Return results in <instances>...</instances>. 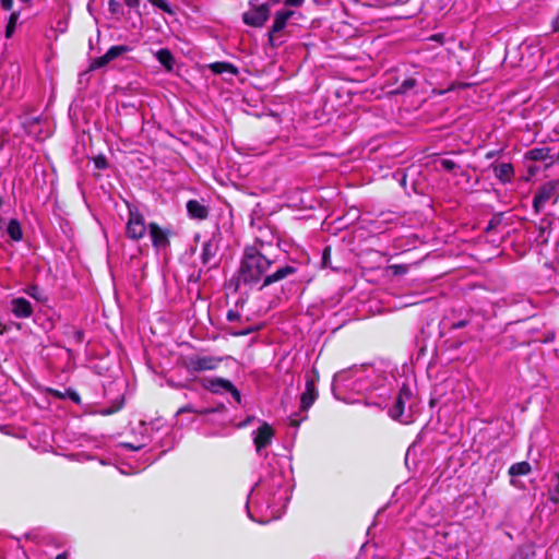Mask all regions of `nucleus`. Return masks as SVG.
Returning <instances> with one entry per match:
<instances>
[{
	"instance_id": "b1692460",
	"label": "nucleus",
	"mask_w": 559,
	"mask_h": 559,
	"mask_svg": "<svg viewBox=\"0 0 559 559\" xmlns=\"http://www.w3.org/2000/svg\"><path fill=\"white\" fill-rule=\"evenodd\" d=\"M211 69L214 73H219V74L225 71L236 73V69L231 64H228L225 62H215V63L211 64Z\"/></svg>"
},
{
	"instance_id": "6ab92c4d",
	"label": "nucleus",
	"mask_w": 559,
	"mask_h": 559,
	"mask_svg": "<svg viewBox=\"0 0 559 559\" xmlns=\"http://www.w3.org/2000/svg\"><path fill=\"white\" fill-rule=\"evenodd\" d=\"M525 158L534 162L552 158L549 147H535L526 152Z\"/></svg>"
},
{
	"instance_id": "a211bd4d",
	"label": "nucleus",
	"mask_w": 559,
	"mask_h": 559,
	"mask_svg": "<svg viewBox=\"0 0 559 559\" xmlns=\"http://www.w3.org/2000/svg\"><path fill=\"white\" fill-rule=\"evenodd\" d=\"M187 212L191 218L195 219H205L209 215L207 207L198 200L188 201Z\"/></svg>"
},
{
	"instance_id": "a19ab883",
	"label": "nucleus",
	"mask_w": 559,
	"mask_h": 559,
	"mask_svg": "<svg viewBox=\"0 0 559 559\" xmlns=\"http://www.w3.org/2000/svg\"><path fill=\"white\" fill-rule=\"evenodd\" d=\"M500 153V151H489L486 153V159H492L495 158L496 156H498Z\"/></svg>"
},
{
	"instance_id": "37998d69",
	"label": "nucleus",
	"mask_w": 559,
	"mask_h": 559,
	"mask_svg": "<svg viewBox=\"0 0 559 559\" xmlns=\"http://www.w3.org/2000/svg\"><path fill=\"white\" fill-rule=\"evenodd\" d=\"M56 559H66V555L64 554H60V555L57 556Z\"/></svg>"
},
{
	"instance_id": "f3484780",
	"label": "nucleus",
	"mask_w": 559,
	"mask_h": 559,
	"mask_svg": "<svg viewBox=\"0 0 559 559\" xmlns=\"http://www.w3.org/2000/svg\"><path fill=\"white\" fill-rule=\"evenodd\" d=\"M217 251H218V242L214 237L204 241L202 245V252H201V260H202L203 264H210L216 257Z\"/></svg>"
},
{
	"instance_id": "79ce46f5",
	"label": "nucleus",
	"mask_w": 559,
	"mask_h": 559,
	"mask_svg": "<svg viewBox=\"0 0 559 559\" xmlns=\"http://www.w3.org/2000/svg\"><path fill=\"white\" fill-rule=\"evenodd\" d=\"M75 335H76V337H78V340H79V341H82V338H83V333H82L81 331H78V332L75 333Z\"/></svg>"
},
{
	"instance_id": "4468645a",
	"label": "nucleus",
	"mask_w": 559,
	"mask_h": 559,
	"mask_svg": "<svg viewBox=\"0 0 559 559\" xmlns=\"http://www.w3.org/2000/svg\"><path fill=\"white\" fill-rule=\"evenodd\" d=\"M253 433L255 450L258 453H261L272 442L274 430L269 424L263 423Z\"/></svg>"
},
{
	"instance_id": "58836bf2",
	"label": "nucleus",
	"mask_w": 559,
	"mask_h": 559,
	"mask_svg": "<svg viewBox=\"0 0 559 559\" xmlns=\"http://www.w3.org/2000/svg\"><path fill=\"white\" fill-rule=\"evenodd\" d=\"M120 447L129 449V450H133V451L140 450L142 448V445L135 447V445H133L131 443H127V442L121 443Z\"/></svg>"
},
{
	"instance_id": "412c9836",
	"label": "nucleus",
	"mask_w": 559,
	"mask_h": 559,
	"mask_svg": "<svg viewBox=\"0 0 559 559\" xmlns=\"http://www.w3.org/2000/svg\"><path fill=\"white\" fill-rule=\"evenodd\" d=\"M155 57L159 61V63L164 66V68L167 71H171L174 69L175 60H174L173 53L170 52L169 49H166V48L159 49L155 53Z\"/></svg>"
},
{
	"instance_id": "aec40b11",
	"label": "nucleus",
	"mask_w": 559,
	"mask_h": 559,
	"mask_svg": "<svg viewBox=\"0 0 559 559\" xmlns=\"http://www.w3.org/2000/svg\"><path fill=\"white\" fill-rule=\"evenodd\" d=\"M7 234L10 237V239L13 241L17 242L23 239L22 227L17 219H15V218L10 219V222L8 223V226H7Z\"/></svg>"
},
{
	"instance_id": "9d476101",
	"label": "nucleus",
	"mask_w": 559,
	"mask_h": 559,
	"mask_svg": "<svg viewBox=\"0 0 559 559\" xmlns=\"http://www.w3.org/2000/svg\"><path fill=\"white\" fill-rule=\"evenodd\" d=\"M297 14L296 11L286 8L275 12L273 25L269 31V43L274 45L275 35L281 33L286 26L288 21Z\"/></svg>"
},
{
	"instance_id": "393cba45",
	"label": "nucleus",
	"mask_w": 559,
	"mask_h": 559,
	"mask_svg": "<svg viewBox=\"0 0 559 559\" xmlns=\"http://www.w3.org/2000/svg\"><path fill=\"white\" fill-rule=\"evenodd\" d=\"M535 558V552L532 548L530 547H525V548H520L513 556L511 559H534Z\"/></svg>"
},
{
	"instance_id": "f03ea898",
	"label": "nucleus",
	"mask_w": 559,
	"mask_h": 559,
	"mask_svg": "<svg viewBox=\"0 0 559 559\" xmlns=\"http://www.w3.org/2000/svg\"><path fill=\"white\" fill-rule=\"evenodd\" d=\"M270 249H272V243H266L259 239H257L254 245L245 249L237 274V285L242 283L253 286L262 283L260 288H263L296 273V267L292 265H284L277 267L272 273H267L274 263V260L269 255Z\"/></svg>"
},
{
	"instance_id": "72a5a7b5",
	"label": "nucleus",
	"mask_w": 559,
	"mask_h": 559,
	"mask_svg": "<svg viewBox=\"0 0 559 559\" xmlns=\"http://www.w3.org/2000/svg\"><path fill=\"white\" fill-rule=\"evenodd\" d=\"M240 318V314L236 311H233V310H229L226 314V319L229 321V322H233V321H236Z\"/></svg>"
},
{
	"instance_id": "c9c22d12",
	"label": "nucleus",
	"mask_w": 559,
	"mask_h": 559,
	"mask_svg": "<svg viewBox=\"0 0 559 559\" xmlns=\"http://www.w3.org/2000/svg\"><path fill=\"white\" fill-rule=\"evenodd\" d=\"M1 1V7L9 11L12 9V5H13V0H0Z\"/></svg>"
},
{
	"instance_id": "a18cd8bd",
	"label": "nucleus",
	"mask_w": 559,
	"mask_h": 559,
	"mask_svg": "<svg viewBox=\"0 0 559 559\" xmlns=\"http://www.w3.org/2000/svg\"><path fill=\"white\" fill-rule=\"evenodd\" d=\"M2 226H3V221H2V218L0 217V229L2 228Z\"/></svg>"
},
{
	"instance_id": "39448f33",
	"label": "nucleus",
	"mask_w": 559,
	"mask_h": 559,
	"mask_svg": "<svg viewBox=\"0 0 559 559\" xmlns=\"http://www.w3.org/2000/svg\"><path fill=\"white\" fill-rule=\"evenodd\" d=\"M250 9L242 14V21L246 25L252 27H262L270 16L269 3L257 4L249 2Z\"/></svg>"
},
{
	"instance_id": "ddd939ff",
	"label": "nucleus",
	"mask_w": 559,
	"mask_h": 559,
	"mask_svg": "<svg viewBox=\"0 0 559 559\" xmlns=\"http://www.w3.org/2000/svg\"><path fill=\"white\" fill-rule=\"evenodd\" d=\"M148 234L152 245L157 251L169 246V231L160 228L156 223L148 224Z\"/></svg>"
},
{
	"instance_id": "c85d7f7f",
	"label": "nucleus",
	"mask_w": 559,
	"mask_h": 559,
	"mask_svg": "<svg viewBox=\"0 0 559 559\" xmlns=\"http://www.w3.org/2000/svg\"><path fill=\"white\" fill-rule=\"evenodd\" d=\"M416 84H417V82L415 79H413V78L406 79L401 83V85L399 87V92L406 93V92L411 91L412 88H414L416 86Z\"/></svg>"
},
{
	"instance_id": "f257e3e1",
	"label": "nucleus",
	"mask_w": 559,
	"mask_h": 559,
	"mask_svg": "<svg viewBox=\"0 0 559 559\" xmlns=\"http://www.w3.org/2000/svg\"><path fill=\"white\" fill-rule=\"evenodd\" d=\"M290 499V485L281 469H273L251 489L246 503L248 516L259 523L278 519Z\"/></svg>"
},
{
	"instance_id": "1a4fd4ad",
	"label": "nucleus",
	"mask_w": 559,
	"mask_h": 559,
	"mask_svg": "<svg viewBox=\"0 0 559 559\" xmlns=\"http://www.w3.org/2000/svg\"><path fill=\"white\" fill-rule=\"evenodd\" d=\"M318 374H307L306 388L300 396V413H307L318 397L317 382Z\"/></svg>"
},
{
	"instance_id": "f704fd0d",
	"label": "nucleus",
	"mask_w": 559,
	"mask_h": 559,
	"mask_svg": "<svg viewBox=\"0 0 559 559\" xmlns=\"http://www.w3.org/2000/svg\"><path fill=\"white\" fill-rule=\"evenodd\" d=\"M307 418V415H304L299 419L294 418L293 416L289 417V425L294 427H298L299 424Z\"/></svg>"
},
{
	"instance_id": "4c0bfd02",
	"label": "nucleus",
	"mask_w": 559,
	"mask_h": 559,
	"mask_svg": "<svg viewBox=\"0 0 559 559\" xmlns=\"http://www.w3.org/2000/svg\"><path fill=\"white\" fill-rule=\"evenodd\" d=\"M252 331H253L252 329H247L243 331H231L230 334L234 336H240V335H247V334L251 333Z\"/></svg>"
},
{
	"instance_id": "e433bc0d",
	"label": "nucleus",
	"mask_w": 559,
	"mask_h": 559,
	"mask_svg": "<svg viewBox=\"0 0 559 559\" xmlns=\"http://www.w3.org/2000/svg\"><path fill=\"white\" fill-rule=\"evenodd\" d=\"M37 286H31L26 289V294L29 295L31 297L37 298Z\"/></svg>"
},
{
	"instance_id": "ea45409f",
	"label": "nucleus",
	"mask_w": 559,
	"mask_h": 559,
	"mask_svg": "<svg viewBox=\"0 0 559 559\" xmlns=\"http://www.w3.org/2000/svg\"><path fill=\"white\" fill-rule=\"evenodd\" d=\"M123 2L126 3V5H128L129 8H138L139 4H140V0H123Z\"/></svg>"
},
{
	"instance_id": "2eb2a0df",
	"label": "nucleus",
	"mask_w": 559,
	"mask_h": 559,
	"mask_svg": "<svg viewBox=\"0 0 559 559\" xmlns=\"http://www.w3.org/2000/svg\"><path fill=\"white\" fill-rule=\"evenodd\" d=\"M489 167L492 170L495 177L502 185L511 183L513 181L515 171H514V167L511 163L493 162L492 164H490Z\"/></svg>"
},
{
	"instance_id": "a878e982",
	"label": "nucleus",
	"mask_w": 559,
	"mask_h": 559,
	"mask_svg": "<svg viewBox=\"0 0 559 559\" xmlns=\"http://www.w3.org/2000/svg\"><path fill=\"white\" fill-rule=\"evenodd\" d=\"M108 11L115 16H119V15L123 14L122 5H121L120 1H118V0H109L108 1Z\"/></svg>"
},
{
	"instance_id": "2f4dec72",
	"label": "nucleus",
	"mask_w": 559,
	"mask_h": 559,
	"mask_svg": "<svg viewBox=\"0 0 559 559\" xmlns=\"http://www.w3.org/2000/svg\"><path fill=\"white\" fill-rule=\"evenodd\" d=\"M441 166L444 170L451 171L456 167V164L452 159H442Z\"/></svg>"
},
{
	"instance_id": "0eeeda50",
	"label": "nucleus",
	"mask_w": 559,
	"mask_h": 559,
	"mask_svg": "<svg viewBox=\"0 0 559 559\" xmlns=\"http://www.w3.org/2000/svg\"><path fill=\"white\" fill-rule=\"evenodd\" d=\"M411 397L412 391L404 384L400 389L394 405L389 411V415L395 420H400L403 424H408L411 421V417L405 416V404L411 400Z\"/></svg>"
},
{
	"instance_id": "7c9ffc66",
	"label": "nucleus",
	"mask_w": 559,
	"mask_h": 559,
	"mask_svg": "<svg viewBox=\"0 0 559 559\" xmlns=\"http://www.w3.org/2000/svg\"><path fill=\"white\" fill-rule=\"evenodd\" d=\"M549 500L554 503L559 501V474L556 475V486L549 490Z\"/></svg>"
},
{
	"instance_id": "bb28decb",
	"label": "nucleus",
	"mask_w": 559,
	"mask_h": 559,
	"mask_svg": "<svg viewBox=\"0 0 559 559\" xmlns=\"http://www.w3.org/2000/svg\"><path fill=\"white\" fill-rule=\"evenodd\" d=\"M272 4L283 3L287 8H299L301 7L306 0H269Z\"/></svg>"
},
{
	"instance_id": "7ed1b4c3",
	"label": "nucleus",
	"mask_w": 559,
	"mask_h": 559,
	"mask_svg": "<svg viewBox=\"0 0 559 559\" xmlns=\"http://www.w3.org/2000/svg\"><path fill=\"white\" fill-rule=\"evenodd\" d=\"M383 378L371 366H354L337 372L332 382V392L337 400L347 401L343 393L346 391L358 394L379 388Z\"/></svg>"
},
{
	"instance_id": "423d86ee",
	"label": "nucleus",
	"mask_w": 559,
	"mask_h": 559,
	"mask_svg": "<svg viewBox=\"0 0 559 559\" xmlns=\"http://www.w3.org/2000/svg\"><path fill=\"white\" fill-rule=\"evenodd\" d=\"M221 361L214 356L192 355L185 359L183 366L189 372H201L216 369Z\"/></svg>"
},
{
	"instance_id": "20e7f679",
	"label": "nucleus",
	"mask_w": 559,
	"mask_h": 559,
	"mask_svg": "<svg viewBox=\"0 0 559 559\" xmlns=\"http://www.w3.org/2000/svg\"><path fill=\"white\" fill-rule=\"evenodd\" d=\"M129 216L126 226L127 237L132 240L141 239L148 227L145 225L144 216L135 206H128Z\"/></svg>"
},
{
	"instance_id": "4be33fe9",
	"label": "nucleus",
	"mask_w": 559,
	"mask_h": 559,
	"mask_svg": "<svg viewBox=\"0 0 559 559\" xmlns=\"http://www.w3.org/2000/svg\"><path fill=\"white\" fill-rule=\"evenodd\" d=\"M531 465L528 462H519V463H514L510 466L509 468V474L511 476H524V475H527L531 473Z\"/></svg>"
},
{
	"instance_id": "f8f14e48",
	"label": "nucleus",
	"mask_w": 559,
	"mask_h": 559,
	"mask_svg": "<svg viewBox=\"0 0 559 559\" xmlns=\"http://www.w3.org/2000/svg\"><path fill=\"white\" fill-rule=\"evenodd\" d=\"M131 51V47L127 45H117L110 47L105 55L94 59L92 61L91 68L92 69H99L108 64L110 61L117 59L118 57L122 56L123 53H127Z\"/></svg>"
},
{
	"instance_id": "c756f323",
	"label": "nucleus",
	"mask_w": 559,
	"mask_h": 559,
	"mask_svg": "<svg viewBox=\"0 0 559 559\" xmlns=\"http://www.w3.org/2000/svg\"><path fill=\"white\" fill-rule=\"evenodd\" d=\"M152 5L163 10L166 13L173 14L170 5L165 0H147Z\"/></svg>"
},
{
	"instance_id": "c03bdc74",
	"label": "nucleus",
	"mask_w": 559,
	"mask_h": 559,
	"mask_svg": "<svg viewBox=\"0 0 559 559\" xmlns=\"http://www.w3.org/2000/svg\"><path fill=\"white\" fill-rule=\"evenodd\" d=\"M464 324H465L464 322H460V323L456 324V326L457 328H462V326H464Z\"/></svg>"
},
{
	"instance_id": "6e6552de",
	"label": "nucleus",
	"mask_w": 559,
	"mask_h": 559,
	"mask_svg": "<svg viewBox=\"0 0 559 559\" xmlns=\"http://www.w3.org/2000/svg\"><path fill=\"white\" fill-rule=\"evenodd\" d=\"M202 386L215 394L229 392L238 404L241 402L240 392L229 380L223 378L203 379Z\"/></svg>"
},
{
	"instance_id": "5701e85b",
	"label": "nucleus",
	"mask_w": 559,
	"mask_h": 559,
	"mask_svg": "<svg viewBox=\"0 0 559 559\" xmlns=\"http://www.w3.org/2000/svg\"><path fill=\"white\" fill-rule=\"evenodd\" d=\"M213 409H210V408H195L193 405L189 404V405H186L183 407H180L178 411H177V415H180V414H183V413H194V414H200V415H204V414H210L212 413Z\"/></svg>"
},
{
	"instance_id": "473e14b6",
	"label": "nucleus",
	"mask_w": 559,
	"mask_h": 559,
	"mask_svg": "<svg viewBox=\"0 0 559 559\" xmlns=\"http://www.w3.org/2000/svg\"><path fill=\"white\" fill-rule=\"evenodd\" d=\"M94 162H95V166L98 169H105L107 167V160L104 156L96 157Z\"/></svg>"
},
{
	"instance_id": "dca6fc26",
	"label": "nucleus",
	"mask_w": 559,
	"mask_h": 559,
	"mask_svg": "<svg viewBox=\"0 0 559 559\" xmlns=\"http://www.w3.org/2000/svg\"><path fill=\"white\" fill-rule=\"evenodd\" d=\"M10 305V309L16 318L26 319L33 313L32 304L23 297L12 299Z\"/></svg>"
},
{
	"instance_id": "9b49d317",
	"label": "nucleus",
	"mask_w": 559,
	"mask_h": 559,
	"mask_svg": "<svg viewBox=\"0 0 559 559\" xmlns=\"http://www.w3.org/2000/svg\"><path fill=\"white\" fill-rule=\"evenodd\" d=\"M556 194V185L554 182H547L543 185L536 192L533 198V207L536 213H540L545 205L554 198Z\"/></svg>"
},
{
	"instance_id": "cd10ccee",
	"label": "nucleus",
	"mask_w": 559,
	"mask_h": 559,
	"mask_svg": "<svg viewBox=\"0 0 559 559\" xmlns=\"http://www.w3.org/2000/svg\"><path fill=\"white\" fill-rule=\"evenodd\" d=\"M19 19V13L16 12H13L11 15H10V19H9V22H8V25H7V29H5V36L7 37H11L13 32H14V28H15V24H16V21Z\"/></svg>"
}]
</instances>
